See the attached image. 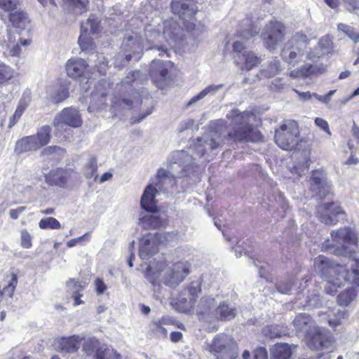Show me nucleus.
Wrapping results in <instances>:
<instances>
[{
    "instance_id": "obj_1",
    "label": "nucleus",
    "mask_w": 359,
    "mask_h": 359,
    "mask_svg": "<svg viewBox=\"0 0 359 359\" xmlns=\"http://www.w3.org/2000/svg\"><path fill=\"white\" fill-rule=\"evenodd\" d=\"M163 34L156 32L150 26L144 30L145 50H156L159 51V56L165 54L170 56L169 47H172L182 39L183 29L174 20H167L163 22Z\"/></svg>"
},
{
    "instance_id": "obj_2",
    "label": "nucleus",
    "mask_w": 359,
    "mask_h": 359,
    "mask_svg": "<svg viewBox=\"0 0 359 359\" xmlns=\"http://www.w3.org/2000/svg\"><path fill=\"white\" fill-rule=\"evenodd\" d=\"M194 159L187 151L181 150L172 153L168 170L161 168L151 183L161 191L164 192L175 184V179L180 177L182 171H188L193 168Z\"/></svg>"
},
{
    "instance_id": "obj_3",
    "label": "nucleus",
    "mask_w": 359,
    "mask_h": 359,
    "mask_svg": "<svg viewBox=\"0 0 359 359\" xmlns=\"http://www.w3.org/2000/svg\"><path fill=\"white\" fill-rule=\"evenodd\" d=\"M314 269L326 281L325 290L329 294L337 292V288L351 281L352 273L343 265L334 264L324 255H319L313 262Z\"/></svg>"
},
{
    "instance_id": "obj_4",
    "label": "nucleus",
    "mask_w": 359,
    "mask_h": 359,
    "mask_svg": "<svg viewBox=\"0 0 359 359\" xmlns=\"http://www.w3.org/2000/svg\"><path fill=\"white\" fill-rule=\"evenodd\" d=\"M254 114L250 111L241 112L237 109L230 111L226 114V118L231 121L227 132L229 139L234 142H257L261 140L260 133L249 124Z\"/></svg>"
},
{
    "instance_id": "obj_5",
    "label": "nucleus",
    "mask_w": 359,
    "mask_h": 359,
    "mask_svg": "<svg viewBox=\"0 0 359 359\" xmlns=\"http://www.w3.org/2000/svg\"><path fill=\"white\" fill-rule=\"evenodd\" d=\"M190 267L191 264L187 261L177 262L170 266L163 264L155 271L149 267L146 277L154 286L163 283L170 287H176L189 274Z\"/></svg>"
},
{
    "instance_id": "obj_6",
    "label": "nucleus",
    "mask_w": 359,
    "mask_h": 359,
    "mask_svg": "<svg viewBox=\"0 0 359 359\" xmlns=\"http://www.w3.org/2000/svg\"><path fill=\"white\" fill-rule=\"evenodd\" d=\"M293 325L297 334L304 337L308 345L313 349L323 348L327 343L322 330L318 327L315 321L308 314L297 315L293 320Z\"/></svg>"
},
{
    "instance_id": "obj_7",
    "label": "nucleus",
    "mask_w": 359,
    "mask_h": 359,
    "mask_svg": "<svg viewBox=\"0 0 359 359\" xmlns=\"http://www.w3.org/2000/svg\"><path fill=\"white\" fill-rule=\"evenodd\" d=\"M308 43L309 39L304 34L296 33L287 41L281 51L283 60L289 65L294 67L300 62L309 60L306 57L307 53H309L307 50Z\"/></svg>"
},
{
    "instance_id": "obj_8",
    "label": "nucleus",
    "mask_w": 359,
    "mask_h": 359,
    "mask_svg": "<svg viewBox=\"0 0 359 359\" xmlns=\"http://www.w3.org/2000/svg\"><path fill=\"white\" fill-rule=\"evenodd\" d=\"M215 126H210L209 132L201 138L197 139L196 149L197 156L204 155L207 149H215L224 144L225 136L222 135V130L226 128L224 120H217Z\"/></svg>"
},
{
    "instance_id": "obj_9",
    "label": "nucleus",
    "mask_w": 359,
    "mask_h": 359,
    "mask_svg": "<svg viewBox=\"0 0 359 359\" xmlns=\"http://www.w3.org/2000/svg\"><path fill=\"white\" fill-rule=\"evenodd\" d=\"M210 352L216 359H237L238 348L230 336L219 334L214 337L209 346Z\"/></svg>"
},
{
    "instance_id": "obj_10",
    "label": "nucleus",
    "mask_w": 359,
    "mask_h": 359,
    "mask_svg": "<svg viewBox=\"0 0 359 359\" xmlns=\"http://www.w3.org/2000/svg\"><path fill=\"white\" fill-rule=\"evenodd\" d=\"M299 127L295 121L286 120L275 132V141L282 149H294L299 142Z\"/></svg>"
},
{
    "instance_id": "obj_11",
    "label": "nucleus",
    "mask_w": 359,
    "mask_h": 359,
    "mask_svg": "<svg viewBox=\"0 0 359 359\" xmlns=\"http://www.w3.org/2000/svg\"><path fill=\"white\" fill-rule=\"evenodd\" d=\"M171 8L175 15L183 20L186 28L191 31L195 27V15L197 8L193 0H172Z\"/></svg>"
},
{
    "instance_id": "obj_12",
    "label": "nucleus",
    "mask_w": 359,
    "mask_h": 359,
    "mask_svg": "<svg viewBox=\"0 0 359 359\" xmlns=\"http://www.w3.org/2000/svg\"><path fill=\"white\" fill-rule=\"evenodd\" d=\"M285 27L278 21H271L262 32V39L266 49L273 51L283 40Z\"/></svg>"
},
{
    "instance_id": "obj_13",
    "label": "nucleus",
    "mask_w": 359,
    "mask_h": 359,
    "mask_svg": "<svg viewBox=\"0 0 359 359\" xmlns=\"http://www.w3.org/2000/svg\"><path fill=\"white\" fill-rule=\"evenodd\" d=\"M318 217L326 225H335L345 218V212L337 203H323L318 207Z\"/></svg>"
},
{
    "instance_id": "obj_14",
    "label": "nucleus",
    "mask_w": 359,
    "mask_h": 359,
    "mask_svg": "<svg viewBox=\"0 0 359 359\" xmlns=\"http://www.w3.org/2000/svg\"><path fill=\"white\" fill-rule=\"evenodd\" d=\"M310 191L312 197L323 199L331 192V185L321 170L313 171L310 179Z\"/></svg>"
},
{
    "instance_id": "obj_15",
    "label": "nucleus",
    "mask_w": 359,
    "mask_h": 359,
    "mask_svg": "<svg viewBox=\"0 0 359 359\" xmlns=\"http://www.w3.org/2000/svg\"><path fill=\"white\" fill-rule=\"evenodd\" d=\"M216 309L215 299L211 296H203L196 306V312L200 320L210 323L217 320Z\"/></svg>"
},
{
    "instance_id": "obj_16",
    "label": "nucleus",
    "mask_w": 359,
    "mask_h": 359,
    "mask_svg": "<svg viewBox=\"0 0 359 359\" xmlns=\"http://www.w3.org/2000/svg\"><path fill=\"white\" fill-rule=\"evenodd\" d=\"M100 343L95 338H88L84 341L83 351L88 355L95 353V359H121V355L114 350L99 348Z\"/></svg>"
},
{
    "instance_id": "obj_17",
    "label": "nucleus",
    "mask_w": 359,
    "mask_h": 359,
    "mask_svg": "<svg viewBox=\"0 0 359 359\" xmlns=\"http://www.w3.org/2000/svg\"><path fill=\"white\" fill-rule=\"evenodd\" d=\"M162 234H147L143 236L140 243V257L143 259H149L158 251V245L162 242Z\"/></svg>"
},
{
    "instance_id": "obj_18",
    "label": "nucleus",
    "mask_w": 359,
    "mask_h": 359,
    "mask_svg": "<svg viewBox=\"0 0 359 359\" xmlns=\"http://www.w3.org/2000/svg\"><path fill=\"white\" fill-rule=\"evenodd\" d=\"M121 47L124 51L125 58L127 62L130 61L132 54L140 55L145 49V44L142 37L135 33L128 36L122 42Z\"/></svg>"
},
{
    "instance_id": "obj_19",
    "label": "nucleus",
    "mask_w": 359,
    "mask_h": 359,
    "mask_svg": "<svg viewBox=\"0 0 359 359\" xmlns=\"http://www.w3.org/2000/svg\"><path fill=\"white\" fill-rule=\"evenodd\" d=\"M82 120L79 111L73 108H65L57 114L53 121L54 126L59 129L63 124L72 126L79 127L81 126Z\"/></svg>"
},
{
    "instance_id": "obj_20",
    "label": "nucleus",
    "mask_w": 359,
    "mask_h": 359,
    "mask_svg": "<svg viewBox=\"0 0 359 359\" xmlns=\"http://www.w3.org/2000/svg\"><path fill=\"white\" fill-rule=\"evenodd\" d=\"M170 65V62H163L159 60L151 62L149 67L150 76L158 88L163 86Z\"/></svg>"
},
{
    "instance_id": "obj_21",
    "label": "nucleus",
    "mask_w": 359,
    "mask_h": 359,
    "mask_svg": "<svg viewBox=\"0 0 359 359\" xmlns=\"http://www.w3.org/2000/svg\"><path fill=\"white\" fill-rule=\"evenodd\" d=\"M200 292V282L193 281L182 290L178 301L184 304L186 309H191L196 303V298Z\"/></svg>"
},
{
    "instance_id": "obj_22",
    "label": "nucleus",
    "mask_w": 359,
    "mask_h": 359,
    "mask_svg": "<svg viewBox=\"0 0 359 359\" xmlns=\"http://www.w3.org/2000/svg\"><path fill=\"white\" fill-rule=\"evenodd\" d=\"M331 236L333 242L340 245L344 251L348 248V245H356V236L348 227L339 228L337 231H332Z\"/></svg>"
},
{
    "instance_id": "obj_23",
    "label": "nucleus",
    "mask_w": 359,
    "mask_h": 359,
    "mask_svg": "<svg viewBox=\"0 0 359 359\" xmlns=\"http://www.w3.org/2000/svg\"><path fill=\"white\" fill-rule=\"evenodd\" d=\"M83 339V337L76 335L58 339L55 344V349L64 354L76 352Z\"/></svg>"
},
{
    "instance_id": "obj_24",
    "label": "nucleus",
    "mask_w": 359,
    "mask_h": 359,
    "mask_svg": "<svg viewBox=\"0 0 359 359\" xmlns=\"http://www.w3.org/2000/svg\"><path fill=\"white\" fill-rule=\"evenodd\" d=\"M72 173V171L68 170L56 168L45 175V181L49 185L65 187Z\"/></svg>"
},
{
    "instance_id": "obj_25",
    "label": "nucleus",
    "mask_w": 359,
    "mask_h": 359,
    "mask_svg": "<svg viewBox=\"0 0 359 359\" xmlns=\"http://www.w3.org/2000/svg\"><path fill=\"white\" fill-rule=\"evenodd\" d=\"M161 192L151 182L145 188L141 198V206L149 212H155L158 210L155 197Z\"/></svg>"
},
{
    "instance_id": "obj_26",
    "label": "nucleus",
    "mask_w": 359,
    "mask_h": 359,
    "mask_svg": "<svg viewBox=\"0 0 359 359\" xmlns=\"http://www.w3.org/2000/svg\"><path fill=\"white\" fill-rule=\"evenodd\" d=\"M104 82H99L96 86V90L91 94L90 102L88 110L90 112L97 111L106 104L107 90L104 88Z\"/></svg>"
},
{
    "instance_id": "obj_27",
    "label": "nucleus",
    "mask_w": 359,
    "mask_h": 359,
    "mask_svg": "<svg viewBox=\"0 0 359 359\" xmlns=\"http://www.w3.org/2000/svg\"><path fill=\"white\" fill-rule=\"evenodd\" d=\"M325 71L323 65L306 64L299 69L290 72V76L292 78H306L312 75L322 74Z\"/></svg>"
},
{
    "instance_id": "obj_28",
    "label": "nucleus",
    "mask_w": 359,
    "mask_h": 359,
    "mask_svg": "<svg viewBox=\"0 0 359 359\" xmlns=\"http://www.w3.org/2000/svg\"><path fill=\"white\" fill-rule=\"evenodd\" d=\"M88 64L81 58H72L67 62L66 71L69 77L77 78L83 75Z\"/></svg>"
},
{
    "instance_id": "obj_29",
    "label": "nucleus",
    "mask_w": 359,
    "mask_h": 359,
    "mask_svg": "<svg viewBox=\"0 0 359 359\" xmlns=\"http://www.w3.org/2000/svg\"><path fill=\"white\" fill-rule=\"evenodd\" d=\"M35 139L33 135L20 139L15 143V151L18 154H21L38 150L40 149V147Z\"/></svg>"
},
{
    "instance_id": "obj_30",
    "label": "nucleus",
    "mask_w": 359,
    "mask_h": 359,
    "mask_svg": "<svg viewBox=\"0 0 359 359\" xmlns=\"http://www.w3.org/2000/svg\"><path fill=\"white\" fill-rule=\"evenodd\" d=\"M331 46L332 41L330 36H323L318 41V47H316L314 51L309 50V53L306 54V57L309 60H315L327 53Z\"/></svg>"
},
{
    "instance_id": "obj_31",
    "label": "nucleus",
    "mask_w": 359,
    "mask_h": 359,
    "mask_svg": "<svg viewBox=\"0 0 359 359\" xmlns=\"http://www.w3.org/2000/svg\"><path fill=\"white\" fill-rule=\"evenodd\" d=\"M6 278V284L0 286V302L3 300L4 297L12 298L18 283V277L13 273L7 275Z\"/></svg>"
},
{
    "instance_id": "obj_32",
    "label": "nucleus",
    "mask_w": 359,
    "mask_h": 359,
    "mask_svg": "<svg viewBox=\"0 0 359 359\" xmlns=\"http://www.w3.org/2000/svg\"><path fill=\"white\" fill-rule=\"evenodd\" d=\"M88 3V0H63L65 8L76 15L86 12Z\"/></svg>"
},
{
    "instance_id": "obj_33",
    "label": "nucleus",
    "mask_w": 359,
    "mask_h": 359,
    "mask_svg": "<svg viewBox=\"0 0 359 359\" xmlns=\"http://www.w3.org/2000/svg\"><path fill=\"white\" fill-rule=\"evenodd\" d=\"M238 60L243 62V69L250 71L260 63L261 59L253 52L245 50L241 55L238 56Z\"/></svg>"
},
{
    "instance_id": "obj_34",
    "label": "nucleus",
    "mask_w": 359,
    "mask_h": 359,
    "mask_svg": "<svg viewBox=\"0 0 359 359\" xmlns=\"http://www.w3.org/2000/svg\"><path fill=\"white\" fill-rule=\"evenodd\" d=\"M167 318L163 317L161 319H154L149 324V332L157 338H165L168 334L167 330L163 327Z\"/></svg>"
},
{
    "instance_id": "obj_35",
    "label": "nucleus",
    "mask_w": 359,
    "mask_h": 359,
    "mask_svg": "<svg viewBox=\"0 0 359 359\" xmlns=\"http://www.w3.org/2000/svg\"><path fill=\"white\" fill-rule=\"evenodd\" d=\"M215 314L217 316V320H230L236 316V310L224 302L218 306L217 305Z\"/></svg>"
},
{
    "instance_id": "obj_36",
    "label": "nucleus",
    "mask_w": 359,
    "mask_h": 359,
    "mask_svg": "<svg viewBox=\"0 0 359 359\" xmlns=\"http://www.w3.org/2000/svg\"><path fill=\"white\" fill-rule=\"evenodd\" d=\"M273 359H290L292 355L291 347L287 344H277L271 350Z\"/></svg>"
},
{
    "instance_id": "obj_37",
    "label": "nucleus",
    "mask_w": 359,
    "mask_h": 359,
    "mask_svg": "<svg viewBox=\"0 0 359 359\" xmlns=\"http://www.w3.org/2000/svg\"><path fill=\"white\" fill-rule=\"evenodd\" d=\"M9 19L13 26L19 29H25L29 22L27 13L23 11L11 13Z\"/></svg>"
},
{
    "instance_id": "obj_38",
    "label": "nucleus",
    "mask_w": 359,
    "mask_h": 359,
    "mask_svg": "<svg viewBox=\"0 0 359 359\" xmlns=\"http://www.w3.org/2000/svg\"><path fill=\"white\" fill-rule=\"evenodd\" d=\"M51 127L46 125L38 128L36 133L33 135L40 148L49 143L51 138Z\"/></svg>"
},
{
    "instance_id": "obj_39",
    "label": "nucleus",
    "mask_w": 359,
    "mask_h": 359,
    "mask_svg": "<svg viewBox=\"0 0 359 359\" xmlns=\"http://www.w3.org/2000/svg\"><path fill=\"white\" fill-rule=\"evenodd\" d=\"M134 102H140V94L137 92L133 95V99H129L126 95H121L118 97H114L112 100L114 106H119L123 108L132 107Z\"/></svg>"
},
{
    "instance_id": "obj_40",
    "label": "nucleus",
    "mask_w": 359,
    "mask_h": 359,
    "mask_svg": "<svg viewBox=\"0 0 359 359\" xmlns=\"http://www.w3.org/2000/svg\"><path fill=\"white\" fill-rule=\"evenodd\" d=\"M279 72H280V61L274 57L268 62L267 66L261 70L260 74L262 76L271 78L276 76Z\"/></svg>"
},
{
    "instance_id": "obj_41",
    "label": "nucleus",
    "mask_w": 359,
    "mask_h": 359,
    "mask_svg": "<svg viewBox=\"0 0 359 359\" xmlns=\"http://www.w3.org/2000/svg\"><path fill=\"white\" fill-rule=\"evenodd\" d=\"M224 88L223 84H218V85H210L207 86L205 88H204L202 91H201L198 95L194 96L189 102L188 104L190 105L193 103H195L202 99H203L205 97H206L208 95H214L218 92L219 90Z\"/></svg>"
},
{
    "instance_id": "obj_42",
    "label": "nucleus",
    "mask_w": 359,
    "mask_h": 359,
    "mask_svg": "<svg viewBox=\"0 0 359 359\" xmlns=\"http://www.w3.org/2000/svg\"><path fill=\"white\" fill-rule=\"evenodd\" d=\"M78 42L82 50H89L94 49V43L87 32V27L81 26V34Z\"/></svg>"
},
{
    "instance_id": "obj_43",
    "label": "nucleus",
    "mask_w": 359,
    "mask_h": 359,
    "mask_svg": "<svg viewBox=\"0 0 359 359\" xmlns=\"http://www.w3.org/2000/svg\"><path fill=\"white\" fill-rule=\"evenodd\" d=\"M140 224L144 229H156L163 226V221L156 215H147L140 219Z\"/></svg>"
},
{
    "instance_id": "obj_44",
    "label": "nucleus",
    "mask_w": 359,
    "mask_h": 359,
    "mask_svg": "<svg viewBox=\"0 0 359 359\" xmlns=\"http://www.w3.org/2000/svg\"><path fill=\"white\" fill-rule=\"evenodd\" d=\"M142 75V73L139 70L133 71L128 73L126 79L124 82L122 83L117 85L116 88L118 91H123V88L124 89H130V91H132V89L130 88V83L131 82H139L140 76ZM140 83L141 81H140Z\"/></svg>"
},
{
    "instance_id": "obj_45",
    "label": "nucleus",
    "mask_w": 359,
    "mask_h": 359,
    "mask_svg": "<svg viewBox=\"0 0 359 359\" xmlns=\"http://www.w3.org/2000/svg\"><path fill=\"white\" fill-rule=\"evenodd\" d=\"M338 30L348 36L354 43L359 41V32L353 27L341 23L338 25Z\"/></svg>"
},
{
    "instance_id": "obj_46",
    "label": "nucleus",
    "mask_w": 359,
    "mask_h": 359,
    "mask_svg": "<svg viewBox=\"0 0 359 359\" xmlns=\"http://www.w3.org/2000/svg\"><path fill=\"white\" fill-rule=\"evenodd\" d=\"M69 96V90L65 86H60L50 94L49 100L53 103L57 104L66 100Z\"/></svg>"
},
{
    "instance_id": "obj_47",
    "label": "nucleus",
    "mask_w": 359,
    "mask_h": 359,
    "mask_svg": "<svg viewBox=\"0 0 359 359\" xmlns=\"http://www.w3.org/2000/svg\"><path fill=\"white\" fill-rule=\"evenodd\" d=\"M84 175L88 179L93 178L95 180L97 178V165L95 158H90L84 168Z\"/></svg>"
},
{
    "instance_id": "obj_48",
    "label": "nucleus",
    "mask_w": 359,
    "mask_h": 359,
    "mask_svg": "<svg viewBox=\"0 0 359 359\" xmlns=\"http://www.w3.org/2000/svg\"><path fill=\"white\" fill-rule=\"evenodd\" d=\"M355 295L356 294L353 289L346 290L338 295V303L342 306H347L354 299Z\"/></svg>"
},
{
    "instance_id": "obj_49",
    "label": "nucleus",
    "mask_w": 359,
    "mask_h": 359,
    "mask_svg": "<svg viewBox=\"0 0 359 359\" xmlns=\"http://www.w3.org/2000/svg\"><path fill=\"white\" fill-rule=\"evenodd\" d=\"M65 153V149L58 146H49L44 148L41 152V156L57 158L62 156Z\"/></svg>"
},
{
    "instance_id": "obj_50",
    "label": "nucleus",
    "mask_w": 359,
    "mask_h": 359,
    "mask_svg": "<svg viewBox=\"0 0 359 359\" xmlns=\"http://www.w3.org/2000/svg\"><path fill=\"white\" fill-rule=\"evenodd\" d=\"M294 286V280L290 278L280 280L276 284V290L282 294H290Z\"/></svg>"
},
{
    "instance_id": "obj_51",
    "label": "nucleus",
    "mask_w": 359,
    "mask_h": 359,
    "mask_svg": "<svg viewBox=\"0 0 359 359\" xmlns=\"http://www.w3.org/2000/svg\"><path fill=\"white\" fill-rule=\"evenodd\" d=\"M39 226L42 229H59L61 227L60 223L54 217H46L41 219Z\"/></svg>"
},
{
    "instance_id": "obj_52",
    "label": "nucleus",
    "mask_w": 359,
    "mask_h": 359,
    "mask_svg": "<svg viewBox=\"0 0 359 359\" xmlns=\"http://www.w3.org/2000/svg\"><path fill=\"white\" fill-rule=\"evenodd\" d=\"M323 300L318 292L313 291L307 296L305 306L318 307L322 304Z\"/></svg>"
},
{
    "instance_id": "obj_53",
    "label": "nucleus",
    "mask_w": 359,
    "mask_h": 359,
    "mask_svg": "<svg viewBox=\"0 0 359 359\" xmlns=\"http://www.w3.org/2000/svg\"><path fill=\"white\" fill-rule=\"evenodd\" d=\"M100 21L95 18L94 15H90L87 20L85 24L81 25V26H85L87 27V32L95 34L97 33L99 30Z\"/></svg>"
},
{
    "instance_id": "obj_54",
    "label": "nucleus",
    "mask_w": 359,
    "mask_h": 359,
    "mask_svg": "<svg viewBox=\"0 0 359 359\" xmlns=\"http://www.w3.org/2000/svg\"><path fill=\"white\" fill-rule=\"evenodd\" d=\"M20 245L23 248H30L32 245V236L26 229L20 232Z\"/></svg>"
},
{
    "instance_id": "obj_55",
    "label": "nucleus",
    "mask_w": 359,
    "mask_h": 359,
    "mask_svg": "<svg viewBox=\"0 0 359 359\" xmlns=\"http://www.w3.org/2000/svg\"><path fill=\"white\" fill-rule=\"evenodd\" d=\"M352 262V283L354 285L359 286V259H353Z\"/></svg>"
},
{
    "instance_id": "obj_56",
    "label": "nucleus",
    "mask_w": 359,
    "mask_h": 359,
    "mask_svg": "<svg viewBox=\"0 0 359 359\" xmlns=\"http://www.w3.org/2000/svg\"><path fill=\"white\" fill-rule=\"evenodd\" d=\"M18 0H0V8L5 11H11L17 8Z\"/></svg>"
},
{
    "instance_id": "obj_57",
    "label": "nucleus",
    "mask_w": 359,
    "mask_h": 359,
    "mask_svg": "<svg viewBox=\"0 0 359 359\" xmlns=\"http://www.w3.org/2000/svg\"><path fill=\"white\" fill-rule=\"evenodd\" d=\"M25 109V106H22L21 104H20L17 107L12 118L11 119L10 124H9L10 128L12 127L15 123V122L19 120V118L22 115Z\"/></svg>"
},
{
    "instance_id": "obj_58",
    "label": "nucleus",
    "mask_w": 359,
    "mask_h": 359,
    "mask_svg": "<svg viewBox=\"0 0 359 359\" xmlns=\"http://www.w3.org/2000/svg\"><path fill=\"white\" fill-rule=\"evenodd\" d=\"M259 29L255 26H252L250 29L243 31L241 34V37L243 39L248 40L256 36L259 32Z\"/></svg>"
},
{
    "instance_id": "obj_59",
    "label": "nucleus",
    "mask_w": 359,
    "mask_h": 359,
    "mask_svg": "<svg viewBox=\"0 0 359 359\" xmlns=\"http://www.w3.org/2000/svg\"><path fill=\"white\" fill-rule=\"evenodd\" d=\"M89 239H90V233H86L82 236L69 240L67 242V245L68 248H72V247L75 246L79 242H81L82 241H88Z\"/></svg>"
},
{
    "instance_id": "obj_60",
    "label": "nucleus",
    "mask_w": 359,
    "mask_h": 359,
    "mask_svg": "<svg viewBox=\"0 0 359 359\" xmlns=\"http://www.w3.org/2000/svg\"><path fill=\"white\" fill-rule=\"evenodd\" d=\"M285 87V83L280 78H276L271 81L269 88L273 91H279Z\"/></svg>"
},
{
    "instance_id": "obj_61",
    "label": "nucleus",
    "mask_w": 359,
    "mask_h": 359,
    "mask_svg": "<svg viewBox=\"0 0 359 359\" xmlns=\"http://www.w3.org/2000/svg\"><path fill=\"white\" fill-rule=\"evenodd\" d=\"M11 77V69L8 66L0 65V81L8 79Z\"/></svg>"
},
{
    "instance_id": "obj_62",
    "label": "nucleus",
    "mask_w": 359,
    "mask_h": 359,
    "mask_svg": "<svg viewBox=\"0 0 359 359\" xmlns=\"http://www.w3.org/2000/svg\"><path fill=\"white\" fill-rule=\"evenodd\" d=\"M269 332L266 333L271 338H277L282 336L283 333L279 330L277 325H271L268 328Z\"/></svg>"
},
{
    "instance_id": "obj_63",
    "label": "nucleus",
    "mask_w": 359,
    "mask_h": 359,
    "mask_svg": "<svg viewBox=\"0 0 359 359\" xmlns=\"http://www.w3.org/2000/svg\"><path fill=\"white\" fill-rule=\"evenodd\" d=\"M308 169H309V161H308L307 158H305V162L302 165H300L299 163H298V164L295 165L294 167V172L296 173H297L299 176H301L302 175V173H304V172Z\"/></svg>"
},
{
    "instance_id": "obj_64",
    "label": "nucleus",
    "mask_w": 359,
    "mask_h": 359,
    "mask_svg": "<svg viewBox=\"0 0 359 359\" xmlns=\"http://www.w3.org/2000/svg\"><path fill=\"white\" fill-rule=\"evenodd\" d=\"M253 359H268L267 352L264 348H257L254 351Z\"/></svg>"
}]
</instances>
